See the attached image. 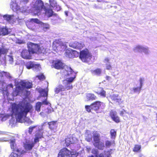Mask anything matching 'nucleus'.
Here are the masks:
<instances>
[{"mask_svg": "<svg viewBox=\"0 0 157 157\" xmlns=\"http://www.w3.org/2000/svg\"><path fill=\"white\" fill-rule=\"evenodd\" d=\"M32 105L27 102L22 101L19 104L13 103L12 105V111L13 115H15L16 119L12 117L10 121V124L14 125L17 121L24 123L26 122L29 124L30 120L26 117L27 113L29 112L32 108Z\"/></svg>", "mask_w": 157, "mask_h": 157, "instance_id": "obj_1", "label": "nucleus"}, {"mask_svg": "<svg viewBox=\"0 0 157 157\" xmlns=\"http://www.w3.org/2000/svg\"><path fill=\"white\" fill-rule=\"evenodd\" d=\"M31 6L33 13L35 15L44 13L48 17L53 15V11L51 10H47L46 6H44L43 2L41 0H33L32 2Z\"/></svg>", "mask_w": 157, "mask_h": 157, "instance_id": "obj_2", "label": "nucleus"}, {"mask_svg": "<svg viewBox=\"0 0 157 157\" xmlns=\"http://www.w3.org/2000/svg\"><path fill=\"white\" fill-rule=\"evenodd\" d=\"M32 87L31 82L24 81H21L17 86L16 90L13 93V94L14 96H17L23 94L25 97H27L29 94V92L27 90L28 89Z\"/></svg>", "mask_w": 157, "mask_h": 157, "instance_id": "obj_3", "label": "nucleus"}, {"mask_svg": "<svg viewBox=\"0 0 157 157\" xmlns=\"http://www.w3.org/2000/svg\"><path fill=\"white\" fill-rule=\"evenodd\" d=\"M15 141L14 139L10 140V147L13 152L11 153L9 157H18L25 152L24 150H20L17 148Z\"/></svg>", "mask_w": 157, "mask_h": 157, "instance_id": "obj_4", "label": "nucleus"}, {"mask_svg": "<svg viewBox=\"0 0 157 157\" xmlns=\"http://www.w3.org/2000/svg\"><path fill=\"white\" fill-rule=\"evenodd\" d=\"M79 58L84 62L91 63L92 58V55L86 49L80 52Z\"/></svg>", "mask_w": 157, "mask_h": 157, "instance_id": "obj_5", "label": "nucleus"}, {"mask_svg": "<svg viewBox=\"0 0 157 157\" xmlns=\"http://www.w3.org/2000/svg\"><path fill=\"white\" fill-rule=\"evenodd\" d=\"M66 47L65 43H63L60 40H56L53 43V49L56 52L65 50Z\"/></svg>", "mask_w": 157, "mask_h": 157, "instance_id": "obj_6", "label": "nucleus"}, {"mask_svg": "<svg viewBox=\"0 0 157 157\" xmlns=\"http://www.w3.org/2000/svg\"><path fill=\"white\" fill-rule=\"evenodd\" d=\"M133 50L135 52H143L147 55L149 54L150 52L148 47L139 44L135 46Z\"/></svg>", "mask_w": 157, "mask_h": 157, "instance_id": "obj_7", "label": "nucleus"}, {"mask_svg": "<svg viewBox=\"0 0 157 157\" xmlns=\"http://www.w3.org/2000/svg\"><path fill=\"white\" fill-rule=\"evenodd\" d=\"M74 152L70 151L66 148H64L60 150L59 153V157H74Z\"/></svg>", "mask_w": 157, "mask_h": 157, "instance_id": "obj_8", "label": "nucleus"}, {"mask_svg": "<svg viewBox=\"0 0 157 157\" xmlns=\"http://www.w3.org/2000/svg\"><path fill=\"white\" fill-rule=\"evenodd\" d=\"M40 23V21L36 18L31 19L30 20V21L29 24H26V25L29 29L34 31H36V27L37 26V24L36 25L35 23L39 24Z\"/></svg>", "mask_w": 157, "mask_h": 157, "instance_id": "obj_9", "label": "nucleus"}, {"mask_svg": "<svg viewBox=\"0 0 157 157\" xmlns=\"http://www.w3.org/2000/svg\"><path fill=\"white\" fill-rule=\"evenodd\" d=\"M10 8L14 11H19L20 12L24 13L26 11V10L25 9L22 10L21 8L19 6L16 2V1L13 0L12 1L10 4Z\"/></svg>", "mask_w": 157, "mask_h": 157, "instance_id": "obj_10", "label": "nucleus"}, {"mask_svg": "<svg viewBox=\"0 0 157 157\" xmlns=\"http://www.w3.org/2000/svg\"><path fill=\"white\" fill-rule=\"evenodd\" d=\"M74 77H69L63 81V84L67 90L72 89L73 86L71 83L74 80Z\"/></svg>", "mask_w": 157, "mask_h": 157, "instance_id": "obj_11", "label": "nucleus"}, {"mask_svg": "<svg viewBox=\"0 0 157 157\" xmlns=\"http://www.w3.org/2000/svg\"><path fill=\"white\" fill-rule=\"evenodd\" d=\"M28 51L32 54L36 53L39 46L36 44H34L31 42H28L27 44Z\"/></svg>", "mask_w": 157, "mask_h": 157, "instance_id": "obj_12", "label": "nucleus"}, {"mask_svg": "<svg viewBox=\"0 0 157 157\" xmlns=\"http://www.w3.org/2000/svg\"><path fill=\"white\" fill-rule=\"evenodd\" d=\"M65 75L66 76H69L70 77H74V79L75 77L76 74L73 71L71 67L67 66L65 67Z\"/></svg>", "mask_w": 157, "mask_h": 157, "instance_id": "obj_13", "label": "nucleus"}, {"mask_svg": "<svg viewBox=\"0 0 157 157\" xmlns=\"http://www.w3.org/2000/svg\"><path fill=\"white\" fill-rule=\"evenodd\" d=\"M35 143L32 140H26V142L24 143V147L27 151L31 150L34 145Z\"/></svg>", "mask_w": 157, "mask_h": 157, "instance_id": "obj_14", "label": "nucleus"}, {"mask_svg": "<svg viewBox=\"0 0 157 157\" xmlns=\"http://www.w3.org/2000/svg\"><path fill=\"white\" fill-rule=\"evenodd\" d=\"M47 122H45L43 123L41 125V127L42 128L40 129H39V131L36 133L35 135V137L34 139V142L35 143H36L39 142V139H40L43 136V132L42 130L43 129L42 128V127L45 125Z\"/></svg>", "mask_w": 157, "mask_h": 157, "instance_id": "obj_15", "label": "nucleus"}, {"mask_svg": "<svg viewBox=\"0 0 157 157\" xmlns=\"http://www.w3.org/2000/svg\"><path fill=\"white\" fill-rule=\"evenodd\" d=\"M69 46L76 49H80L83 47L84 45L81 42L75 41L70 43L69 44Z\"/></svg>", "mask_w": 157, "mask_h": 157, "instance_id": "obj_16", "label": "nucleus"}, {"mask_svg": "<svg viewBox=\"0 0 157 157\" xmlns=\"http://www.w3.org/2000/svg\"><path fill=\"white\" fill-rule=\"evenodd\" d=\"M110 98L112 100L116 103L119 104L121 102V99L117 94H111L110 95Z\"/></svg>", "mask_w": 157, "mask_h": 157, "instance_id": "obj_17", "label": "nucleus"}, {"mask_svg": "<svg viewBox=\"0 0 157 157\" xmlns=\"http://www.w3.org/2000/svg\"><path fill=\"white\" fill-rule=\"evenodd\" d=\"M53 64L54 67L58 69H62L64 67V64L61 61L59 60L53 61Z\"/></svg>", "mask_w": 157, "mask_h": 157, "instance_id": "obj_18", "label": "nucleus"}, {"mask_svg": "<svg viewBox=\"0 0 157 157\" xmlns=\"http://www.w3.org/2000/svg\"><path fill=\"white\" fill-rule=\"evenodd\" d=\"M49 104V102L47 101L46 99L42 102H37L36 105V110L39 112L40 111V108L42 105H48Z\"/></svg>", "mask_w": 157, "mask_h": 157, "instance_id": "obj_19", "label": "nucleus"}, {"mask_svg": "<svg viewBox=\"0 0 157 157\" xmlns=\"http://www.w3.org/2000/svg\"><path fill=\"white\" fill-rule=\"evenodd\" d=\"M3 17L5 20L10 23H13V22L15 21V19L14 18V16L13 15L6 14L3 16Z\"/></svg>", "mask_w": 157, "mask_h": 157, "instance_id": "obj_20", "label": "nucleus"}, {"mask_svg": "<svg viewBox=\"0 0 157 157\" xmlns=\"http://www.w3.org/2000/svg\"><path fill=\"white\" fill-rule=\"evenodd\" d=\"M30 53L27 50H24L21 52V56L25 59H30L31 58Z\"/></svg>", "mask_w": 157, "mask_h": 157, "instance_id": "obj_21", "label": "nucleus"}, {"mask_svg": "<svg viewBox=\"0 0 157 157\" xmlns=\"http://www.w3.org/2000/svg\"><path fill=\"white\" fill-rule=\"evenodd\" d=\"M110 116L115 122L118 123L120 122L119 118L117 115V112L116 111H111L110 112Z\"/></svg>", "mask_w": 157, "mask_h": 157, "instance_id": "obj_22", "label": "nucleus"}, {"mask_svg": "<svg viewBox=\"0 0 157 157\" xmlns=\"http://www.w3.org/2000/svg\"><path fill=\"white\" fill-rule=\"evenodd\" d=\"M100 102L97 101L90 105V107L93 110L97 111L100 108Z\"/></svg>", "mask_w": 157, "mask_h": 157, "instance_id": "obj_23", "label": "nucleus"}, {"mask_svg": "<svg viewBox=\"0 0 157 157\" xmlns=\"http://www.w3.org/2000/svg\"><path fill=\"white\" fill-rule=\"evenodd\" d=\"M94 145L95 147L100 150H103L104 147L103 143L100 141L98 142L94 143Z\"/></svg>", "mask_w": 157, "mask_h": 157, "instance_id": "obj_24", "label": "nucleus"}, {"mask_svg": "<svg viewBox=\"0 0 157 157\" xmlns=\"http://www.w3.org/2000/svg\"><path fill=\"white\" fill-rule=\"evenodd\" d=\"M85 139L88 142H90L92 140V135L90 132L87 130L85 134Z\"/></svg>", "mask_w": 157, "mask_h": 157, "instance_id": "obj_25", "label": "nucleus"}, {"mask_svg": "<svg viewBox=\"0 0 157 157\" xmlns=\"http://www.w3.org/2000/svg\"><path fill=\"white\" fill-rule=\"evenodd\" d=\"M74 140L73 137L71 136H69V137H67L65 140V142L66 145L68 146L70 144L74 143H75V141Z\"/></svg>", "mask_w": 157, "mask_h": 157, "instance_id": "obj_26", "label": "nucleus"}, {"mask_svg": "<svg viewBox=\"0 0 157 157\" xmlns=\"http://www.w3.org/2000/svg\"><path fill=\"white\" fill-rule=\"evenodd\" d=\"M93 134L94 143L98 142L100 140V135L98 133L97 131H94L93 132Z\"/></svg>", "mask_w": 157, "mask_h": 157, "instance_id": "obj_27", "label": "nucleus"}, {"mask_svg": "<svg viewBox=\"0 0 157 157\" xmlns=\"http://www.w3.org/2000/svg\"><path fill=\"white\" fill-rule=\"evenodd\" d=\"M49 2L50 6H49V8L47 7V9L48 10H51L52 11V8H54L56 6L57 4L56 2L54 0H49Z\"/></svg>", "mask_w": 157, "mask_h": 157, "instance_id": "obj_28", "label": "nucleus"}, {"mask_svg": "<svg viewBox=\"0 0 157 157\" xmlns=\"http://www.w3.org/2000/svg\"><path fill=\"white\" fill-rule=\"evenodd\" d=\"M49 128L52 130L54 131L56 128L57 125L56 122L52 121L48 123Z\"/></svg>", "mask_w": 157, "mask_h": 157, "instance_id": "obj_29", "label": "nucleus"}, {"mask_svg": "<svg viewBox=\"0 0 157 157\" xmlns=\"http://www.w3.org/2000/svg\"><path fill=\"white\" fill-rule=\"evenodd\" d=\"M65 90L66 88L64 87V86L59 85L55 89V92L57 94L60 91H65Z\"/></svg>", "mask_w": 157, "mask_h": 157, "instance_id": "obj_30", "label": "nucleus"}, {"mask_svg": "<svg viewBox=\"0 0 157 157\" xmlns=\"http://www.w3.org/2000/svg\"><path fill=\"white\" fill-rule=\"evenodd\" d=\"M4 76H6L7 77H9L10 76V74L5 72H0V83L3 82V80L2 78Z\"/></svg>", "mask_w": 157, "mask_h": 157, "instance_id": "obj_31", "label": "nucleus"}, {"mask_svg": "<svg viewBox=\"0 0 157 157\" xmlns=\"http://www.w3.org/2000/svg\"><path fill=\"white\" fill-rule=\"evenodd\" d=\"M109 60L107 58H106L104 60V63H105L106 66V68L107 70H110L112 69V67L110 65Z\"/></svg>", "mask_w": 157, "mask_h": 157, "instance_id": "obj_32", "label": "nucleus"}, {"mask_svg": "<svg viewBox=\"0 0 157 157\" xmlns=\"http://www.w3.org/2000/svg\"><path fill=\"white\" fill-rule=\"evenodd\" d=\"M39 91L41 96L44 97L47 96L48 93V90L47 89L45 90L42 88H40L39 89Z\"/></svg>", "mask_w": 157, "mask_h": 157, "instance_id": "obj_33", "label": "nucleus"}, {"mask_svg": "<svg viewBox=\"0 0 157 157\" xmlns=\"http://www.w3.org/2000/svg\"><path fill=\"white\" fill-rule=\"evenodd\" d=\"M97 93L103 97H105L106 96L105 91L102 88H98L97 90Z\"/></svg>", "mask_w": 157, "mask_h": 157, "instance_id": "obj_34", "label": "nucleus"}, {"mask_svg": "<svg viewBox=\"0 0 157 157\" xmlns=\"http://www.w3.org/2000/svg\"><path fill=\"white\" fill-rule=\"evenodd\" d=\"M142 87L139 86L137 87H133L131 89V90L133 93H138L139 94L140 91Z\"/></svg>", "mask_w": 157, "mask_h": 157, "instance_id": "obj_35", "label": "nucleus"}, {"mask_svg": "<svg viewBox=\"0 0 157 157\" xmlns=\"http://www.w3.org/2000/svg\"><path fill=\"white\" fill-rule=\"evenodd\" d=\"M39 24H40L41 27L44 31H46L47 29H49V25L48 24L44 23L40 21Z\"/></svg>", "mask_w": 157, "mask_h": 157, "instance_id": "obj_36", "label": "nucleus"}, {"mask_svg": "<svg viewBox=\"0 0 157 157\" xmlns=\"http://www.w3.org/2000/svg\"><path fill=\"white\" fill-rule=\"evenodd\" d=\"M48 51V49L44 48L43 46H39L37 50V52L39 53L46 54Z\"/></svg>", "mask_w": 157, "mask_h": 157, "instance_id": "obj_37", "label": "nucleus"}, {"mask_svg": "<svg viewBox=\"0 0 157 157\" xmlns=\"http://www.w3.org/2000/svg\"><path fill=\"white\" fill-rule=\"evenodd\" d=\"M5 59L9 61L10 64H12L13 62V57L12 56L7 55L5 56Z\"/></svg>", "mask_w": 157, "mask_h": 157, "instance_id": "obj_38", "label": "nucleus"}, {"mask_svg": "<svg viewBox=\"0 0 157 157\" xmlns=\"http://www.w3.org/2000/svg\"><path fill=\"white\" fill-rule=\"evenodd\" d=\"M86 98L88 100H93L95 99L96 97L93 94H86Z\"/></svg>", "mask_w": 157, "mask_h": 157, "instance_id": "obj_39", "label": "nucleus"}, {"mask_svg": "<svg viewBox=\"0 0 157 157\" xmlns=\"http://www.w3.org/2000/svg\"><path fill=\"white\" fill-rule=\"evenodd\" d=\"M0 30L2 32V33L3 36L7 35L9 33L8 29L6 27H5V28H0Z\"/></svg>", "mask_w": 157, "mask_h": 157, "instance_id": "obj_40", "label": "nucleus"}, {"mask_svg": "<svg viewBox=\"0 0 157 157\" xmlns=\"http://www.w3.org/2000/svg\"><path fill=\"white\" fill-rule=\"evenodd\" d=\"M65 53V56L67 57H69V58H73L72 53L71 52V50H67L66 51Z\"/></svg>", "mask_w": 157, "mask_h": 157, "instance_id": "obj_41", "label": "nucleus"}, {"mask_svg": "<svg viewBox=\"0 0 157 157\" xmlns=\"http://www.w3.org/2000/svg\"><path fill=\"white\" fill-rule=\"evenodd\" d=\"M34 63L31 61L27 62L25 64L27 68L28 69H30L33 68Z\"/></svg>", "mask_w": 157, "mask_h": 157, "instance_id": "obj_42", "label": "nucleus"}, {"mask_svg": "<svg viewBox=\"0 0 157 157\" xmlns=\"http://www.w3.org/2000/svg\"><path fill=\"white\" fill-rule=\"evenodd\" d=\"M33 68L34 70L37 71L40 70L41 67L39 64L34 63Z\"/></svg>", "mask_w": 157, "mask_h": 157, "instance_id": "obj_43", "label": "nucleus"}, {"mask_svg": "<svg viewBox=\"0 0 157 157\" xmlns=\"http://www.w3.org/2000/svg\"><path fill=\"white\" fill-rule=\"evenodd\" d=\"M8 52V50L3 47L0 48V56L1 55H6Z\"/></svg>", "mask_w": 157, "mask_h": 157, "instance_id": "obj_44", "label": "nucleus"}, {"mask_svg": "<svg viewBox=\"0 0 157 157\" xmlns=\"http://www.w3.org/2000/svg\"><path fill=\"white\" fill-rule=\"evenodd\" d=\"M71 52L72 53L73 58L78 57L79 55V52L76 51L71 50Z\"/></svg>", "mask_w": 157, "mask_h": 157, "instance_id": "obj_45", "label": "nucleus"}, {"mask_svg": "<svg viewBox=\"0 0 157 157\" xmlns=\"http://www.w3.org/2000/svg\"><path fill=\"white\" fill-rule=\"evenodd\" d=\"M101 69L98 68L93 71V73L95 75H99L101 73Z\"/></svg>", "mask_w": 157, "mask_h": 157, "instance_id": "obj_46", "label": "nucleus"}, {"mask_svg": "<svg viewBox=\"0 0 157 157\" xmlns=\"http://www.w3.org/2000/svg\"><path fill=\"white\" fill-rule=\"evenodd\" d=\"M110 133L111 138L113 139L115 138L116 135V132L114 129H112L111 130Z\"/></svg>", "mask_w": 157, "mask_h": 157, "instance_id": "obj_47", "label": "nucleus"}, {"mask_svg": "<svg viewBox=\"0 0 157 157\" xmlns=\"http://www.w3.org/2000/svg\"><path fill=\"white\" fill-rule=\"evenodd\" d=\"M141 148V146L139 145H136L133 149L134 151H137L139 150Z\"/></svg>", "mask_w": 157, "mask_h": 157, "instance_id": "obj_48", "label": "nucleus"}, {"mask_svg": "<svg viewBox=\"0 0 157 157\" xmlns=\"http://www.w3.org/2000/svg\"><path fill=\"white\" fill-rule=\"evenodd\" d=\"M111 151H105V157H111Z\"/></svg>", "mask_w": 157, "mask_h": 157, "instance_id": "obj_49", "label": "nucleus"}, {"mask_svg": "<svg viewBox=\"0 0 157 157\" xmlns=\"http://www.w3.org/2000/svg\"><path fill=\"white\" fill-rule=\"evenodd\" d=\"M92 153L93 154L95 155L96 157H98V149H92Z\"/></svg>", "mask_w": 157, "mask_h": 157, "instance_id": "obj_50", "label": "nucleus"}, {"mask_svg": "<svg viewBox=\"0 0 157 157\" xmlns=\"http://www.w3.org/2000/svg\"><path fill=\"white\" fill-rule=\"evenodd\" d=\"M144 81V78H140L139 79V82L140 83V86L141 87L143 86V82Z\"/></svg>", "mask_w": 157, "mask_h": 157, "instance_id": "obj_51", "label": "nucleus"}, {"mask_svg": "<svg viewBox=\"0 0 157 157\" xmlns=\"http://www.w3.org/2000/svg\"><path fill=\"white\" fill-rule=\"evenodd\" d=\"M36 78H38V79L41 80L44 79V76L42 74H40L38 75H37Z\"/></svg>", "mask_w": 157, "mask_h": 157, "instance_id": "obj_52", "label": "nucleus"}, {"mask_svg": "<svg viewBox=\"0 0 157 157\" xmlns=\"http://www.w3.org/2000/svg\"><path fill=\"white\" fill-rule=\"evenodd\" d=\"M126 111L124 110L123 109L120 111V114L122 116H125V114L126 113Z\"/></svg>", "mask_w": 157, "mask_h": 157, "instance_id": "obj_53", "label": "nucleus"}, {"mask_svg": "<svg viewBox=\"0 0 157 157\" xmlns=\"http://www.w3.org/2000/svg\"><path fill=\"white\" fill-rule=\"evenodd\" d=\"M112 142L109 140H107L105 142V145L107 147H109L112 144Z\"/></svg>", "mask_w": 157, "mask_h": 157, "instance_id": "obj_54", "label": "nucleus"}, {"mask_svg": "<svg viewBox=\"0 0 157 157\" xmlns=\"http://www.w3.org/2000/svg\"><path fill=\"white\" fill-rule=\"evenodd\" d=\"M8 116L7 115L6 116H3L2 115V118L1 119V121H4L6 120V119L8 118Z\"/></svg>", "mask_w": 157, "mask_h": 157, "instance_id": "obj_55", "label": "nucleus"}, {"mask_svg": "<svg viewBox=\"0 0 157 157\" xmlns=\"http://www.w3.org/2000/svg\"><path fill=\"white\" fill-rule=\"evenodd\" d=\"M36 127V126H34L33 127H30L29 128V132L30 134H31L33 129Z\"/></svg>", "mask_w": 157, "mask_h": 157, "instance_id": "obj_56", "label": "nucleus"}, {"mask_svg": "<svg viewBox=\"0 0 157 157\" xmlns=\"http://www.w3.org/2000/svg\"><path fill=\"white\" fill-rule=\"evenodd\" d=\"M53 9L56 10L58 11L60 10L61 7L59 5H58L57 4L56 6L55 7H54Z\"/></svg>", "mask_w": 157, "mask_h": 157, "instance_id": "obj_57", "label": "nucleus"}, {"mask_svg": "<svg viewBox=\"0 0 157 157\" xmlns=\"http://www.w3.org/2000/svg\"><path fill=\"white\" fill-rule=\"evenodd\" d=\"M85 108L87 111L88 112L91 111V110H92L90 107V106L86 105L85 106Z\"/></svg>", "mask_w": 157, "mask_h": 157, "instance_id": "obj_58", "label": "nucleus"}, {"mask_svg": "<svg viewBox=\"0 0 157 157\" xmlns=\"http://www.w3.org/2000/svg\"><path fill=\"white\" fill-rule=\"evenodd\" d=\"M53 110L51 109H47L46 110V113L47 114H49L52 113Z\"/></svg>", "mask_w": 157, "mask_h": 157, "instance_id": "obj_59", "label": "nucleus"}, {"mask_svg": "<svg viewBox=\"0 0 157 157\" xmlns=\"http://www.w3.org/2000/svg\"><path fill=\"white\" fill-rule=\"evenodd\" d=\"M105 104L102 102H100L99 107L101 109H103L105 106Z\"/></svg>", "mask_w": 157, "mask_h": 157, "instance_id": "obj_60", "label": "nucleus"}, {"mask_svg": "<svg viewBox=\"0 0 157 157\" xmlns=\"http://www.w3.org/2000/svg\"><path fill=\"white\" fill-rule=\"evenodd\" d=\"M7 87L6 88L5 90H3V91L4 95H5V94H6V95L8 96V93L7 91Z\"/></svg>", "mask_w": 157, "mask_h": 157, "instance_id": "obj_61", "label": "nucleus"}, {"mask_svg": "<svg viewBox=\"0 0 157 157\" xmlns=\"http://www.w3.org/2000/svg\"><path fill=\"white\" fill-rule=\"evenodd\" d=\"M112 75L115 78L117 79L118 78L117 77V76L118 75V73H117V74H116L114 73L113 72L112 73Z\"/></svg>", "mask_w": 157, "mask_h": 157, "instance_id": "obj_62", "label": "nucleus"}, {"mask_svg": "<svg viewBox=\"0 0 157 157\" xmlns=\"http://www.w3.org/2000/svg\"><path fill=\"white\" fill-rule=\"evenodd\" d=\"M7 140H6V138H0V142H2L3 141H6Z\"/></svg>", "mask_w": 157, "mask_h": 157, "instance_id": "obj_63", "label": "nucleus"}, {"mask_svg": "<svg viewBox=\"0 0 157 157\" xmlns=\"http://www.w3.org/2000/svg\"><path fill=\"white\" fill-rule=\"evenodd\" d=\"M40 114L43 117H45L46 115V114H45L43 112H41L40 113Z\"/></svg>", "mask_w": 157, "mask_h": 157, "instance_id": "obj_64", "label": "nucleus"}]
</instances>
